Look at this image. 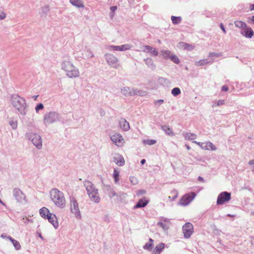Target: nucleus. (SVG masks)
I'll return each instance as SVG.
<instances>
[{"label": "nucleus", "instance_id": "obj_1", "mask_svg": "<svg viewBox=\"0 0 254 254\" xmlns=\"http://www.w3.org/2000/svg\"><path fill=\"white\" fill-rule=\"evenodd\" d=\"M62 70L64 71L65 75L70 78H77L79 76L80 72L78 68L68 59H64L61 63Z\"/></svg>", "mask_w": 254, "mask_h": 254}, {"label": "nucleus", "instance_id": "obj_2", "mask_svg": "<svg viewBox=\"0 0 254 254\" xmlns=\"http://www.w3.org/2000/svg\"><path fill=\"white\" fill-rule=\"evenodd\" d=\"M49 195L54 204L59 208H64L65 206V199L64 193L56 188L52 189Z\"/></svg>", "mask_w": 254, "mask_h": 254}, {"label": "nucleus", "instance_id": "obj_3", "mask_svg": "<svg viewBox=\"0 0 254 254\" xmlns=\"http://www.w3.org/2000/svg\"><path fill=\"white\" fill-rule=\"evenodd\" d=\"M10 101L12 106L16 109L19 113L24 116L26 114L25 109L26 103L25 99L18 94H12L10 96Z\"/></svg>", "mask_w": 254, "mask_h": 254}, {"label": "nucleus", "instance_id": "obj_4", "mask_svg": "<svg viewBox=\"0 0 254 254\" xmlns=\"http://www.w3.org/2000/svg\"><path fill=\"white\" fill-rule=\"evenodd\" d=\"M83 185L87 191L90 200L95 203H99L101 198L99 194L98 190L96 188L95 185L89 181H84Z\"/></svg>", "mask_w": 254, "mask_h": 254}, {"label": "nucleus", "instance_id": "obj_5", "mask_svg": "<svg viewBox=\"0 0 254 254\" xmlns=\"http://www.w3.org/2000/svg\"><path fill=\"white\" fill-rule=\"evenodd\" d=\"M27 139L30 140L33 144L38 149H41L42 147V139L41 136L37 133L28 131L25 134Z\"/></svg>", "mask_w": 254, "mask_h": 254}, {"label": "nucleus", "instance_id": "obj_6", "mask_svg": "<svg viewBox=\"0 0 254 254\" xmlns=\"http://www.w3.org/2000/svg\"><path fill=\"white\" fill-rule=\"evenodd\" d=\"M59 120V114L54 111L46 113L43 116V122L46 126L53 124Z\"/></svg>", "mask_w": 254, "mask_h": 254}, {"label": "nucleus", "instance_id": "obj_7", "mask_svg": "<svg viewBox=\"0 0 254 254\" xmlns=\"http://www.w3.org/2000/svg\"><path fill=\"white\" fill-rule=\"evenodd\" d=\"M105 58L107 63L112 67L118 69L120 67V64L119 63L118 59L111 54H106Z\"/></svg>", "mask_w": 254, "mask_h": 254}, {"label": "nucleus", "instance_id": "obj_8", "mask_svg": "<svg viewBox=\"0 0 254 254\" xmlns=\"http://www.w3.org/2000/svg\"><path fill=\"white\" fill-rule=\"evenodd\" d=\"M70 211L76 219H80L81 218V214L78 203L73 197L70 198Z\"/></svg>", "mask_w": 254, "mask_h": 254}, {"label": "nucleus", "instance_id": "obj_9", "mask_svg": "<svg viewBox=\"0 0 254 254\" xmlns=\"http://www.w3.org/2000/svg\"><path fill=\"white\" fill-rule=\"evenodd\" d=\"M110 139L113 143L119 147H123L125 144V140L119 133H115L110 135Z\"/></svg>", "mask_w": 254, "mask_h": 254}, {"label": "nucleus", "instance_id": "obj_10", "mask_svg": "<svg viewBox=\"0 0 254 254\" xmlns=\"http://www.w3.org/2000/svg\"><path fill=\"white\" fill-rule=\"evenodd\" d=\"M121 92L125 96H133L135 95H141L142 91L136 88H130L129 87H124L121 89Z\"/></svg>", "mask_w": 254, "mask_h": 254}, {"label": "nucleus", "instance_id": "obj_11", "mask_svg": "<svg viewBox=\"0 0 254 254\" xmlns=\"http://www.w3.org/2000/svg\"><path fill=\"white\" fill-rule=\"evenodd\" d=\"M182 231L184 237L186 239H189L193 233V226L191 223L187 222L183 226Z\"/></svg>", "mask_w": 254, "mask_h": 254}, {"label": "nucleus", "instance_id": "obj_12", "mask_svg": "<svg viewBox=\"0 0 254 254\" xmlns=\"http://www.w3.org/2000/svg\"><path fill=\"white\" fill-rule=\"evenodd\" d=\"M196 196V193L194 192H191L184 195L180 199L179 204L182 206H186L188 205Z\"/></svg>", "mask_w": 254, "mask_h": 254}, {"label": "nucleus", "instance_id": "obj_13", "mask_svg": "<svg viewBox=\"0 0 254 254\" xmlns=\"http://www.w3.org/2000/svg\"><path fill=\"white\" fill-rule=\"evenodd\" d=\"M109 188L108 189V195L110 198H113L114 197H116V200L117 201H120L123 198H124L126 197L127 194L122 192H119L118 193L116 192L115 190L114 189L111 188L110 186L108 187Z\"/></svg>", "mask_w": 254, "mask_h": 254}, {"label": "nucleus", "instance_id": "obj_14", "mask_svg": "<svg viewBox=\"0 0 254 254\" xmlns=\"http://www.w3.org/2000/svg\"><path fill=\"white\" fill-rule=\"evenodd\" d=\"M231 199V193L227 191L221 192L217 197V204L222 205Z\"/></svg>", "mask_w": 254, "mask_h": 254}, {"label": "nucleus", "instance_id": "obj_15", "mask_svg": "<svg viewBox=\"0 0 254 254\" xmlns=\"http://www.w3.org/2000/svg\"><path fill=\"white\" fill-rule=\"evenodd\" d=\"M13 195L18 202L23 203L26 202V196L24 193L18 188L13 190Z\"/></svg>", "mask_w": 254, "mask_h": 254}, {"label": "nucleus", "instance_id": "obj_16", "mask_svg": "<svg viewBox=\"0 0 254 254\" xmlns=\"http://www.w3.org/2000/svg\"><path fill=\"white\" fill-rule=\"evenodd\" d=\"M193 142L197 144L202 149L211 151H215L217 149L216 147L211 142L203 143L193 141Z\"/></svg>", "mask_w": 254, "mask_h": 254}, {"label": "nucleus", "instance_id": "obj_17", "mask_svg": "<svg viewBox=\"0 0 254 254\" xmlns=\"http://www.w3.org/2000/svg\"><path fill=\"white\" fill-rule=\"evenodd\" d=\"M141 49L142 52L149 54L152 56L157 57L158 55V50L150 46L144 45L142 47Z\"/></svg>", "mask_w": 254, "mask_h": 254}, {"label": "nucleus", "instance_id": "obj_18", "mask_svg": "<svg viewBox=\"0 0 254 254\" xmlns=\"http://www.w3.org/2000/svg\"><path fill=\"white\" fill-rule=\"evenodd\" d=\"M157 225L162 228L164 231H167L171 225V222L169 219L162 217L160 219Z\"/></svg>", "mask_w": 254, "mask_h": 254}, {"label": "nucleus", "instance_id": "obj_19", "mask_svg": "<svg viewBox=\"0 0 254 254\" xmlns=\"http://www.w3.org/2000/svg\"><path fill=\"white\" fill-rule=\"evenodd\" d=\"M240 33L247 38H251L254 34V31L251 27L247 26L244 29L241 30Z\"/></svg>", "mask_w": 254, "mask_h": 254}, {"label": "nucleus", "instance_id": "obj_20", "mask_svg": "<svg viewBox=\"0 0 254 254\" xmlns=\"http://www.w3.org/2000/svg\"><path fill=\"white\" fill-rule=\"evenodd\" d=\"M113 161L119 166H123L125 164L123 156L119 153L115 154L113 157Z\"/></svg>", "mask_w": 254, "mask_h": 254}, {"label": "nucleus", "instance_id": "obj_21", "mask_svg": "<svg viewBox=\"0 0 254 254\" xmlns=\"http://www.w3.org/2000/svg\"><path fill=\"white\" fill-rule=\"evenodd\" d=\"M46 219L48 220L49 222L53 225L55 229H57L58 228L59 223L55 214L51 213L48 215Z\"/></svg>", "mask_w": 254, "mask_h": 254}, {"label": "nucleus", "instance_id": "obj_22", "mask_svg": "<svg viewBox=\"0 0 254 254\" xmlns=\"http://www.w3.org/2000/svg\"><path fill=\"white\" fill-rule=\"evenodd\" d=\"M120 128L124 131H127L130 128L128 122L124 118H121L119 121Z\"/></svg>", "mask_w": 254, "mask_h": 254}, {"label": "nucleus", "instance_id": "obj_23", "mask_svg": "<svg viewBox=\"0 0 254 254\" xmlns=\"http://www.w3.org/2000/svg\"><path fill=\"white\" fill-rule=\"evenodd\" d=\"M149 201L145 198H142L139 199L137 203L134 206L133 208L136 209L138 208H142L145 207L148 204Z\"/></svg>", "mask_w": 254, "mask_h": 254}, {"label": "nucleus", "instance_id": "obj_24", "mask_svg": "<svg viewBox=\"0 0 254 254\" xmlns=\"http://www.w3.org/2000/svg\"><path fill=\"white\" fill-rule=\"evenodd\" d=\"M144 62L145 64L151 69L154 70L155 68V64H154L153 60L150 58H147L144 59Z\"/></svg>", "mask_w": 254, "mask_h": 254}, {"label": "nucleus", "instance_id": "obj_25", "mask_svg": "<svg viewBox=\"0 0 254 254\" xmlns=\"http://www.w3.org/2000/svg\"><path fill=\"white\" fill-rule=\"evenodd\" d=\"M39 213L41 216L45 219H46L48 215L51 213L50 212L49 210L45 207L41 208L39 210Z\"/></svg>", "mask_w": 254, "mask_h": 254}, {"label": "nucleus", "instance_id": "obj_26", "mask_svg": "<svg viewBox=\"0 0 254 254\" xmlns=\"http://www.w3.org/2000/svg\"><path fill=\"white\" fill-rule=\"evenodd\" d=\"M120 170L118 168H115L114 170V172L113 174V177L114 179V182L116 184H119L120 180Z\"/></svg>", "mask_w": 254, "mask_h": 254}, {"label": "nucleus", "instance_id": "obj_27", "mask_svg": "<svg viewBox=\"0 0 254 254\" xmlns=\"http://www.w3.org/2000/svg\"><path fill=\"white\" fill-rule=\"evenodd\" d=\"M70 3L78 7V8H83L84 5L81 0H69Z\"/></svg>", "mask_w": 254, "mask_h": 254}, {"label": "nucleus", "instance_id": "obj_28", "mask_svg": "<svg viewBox=\"0 0 254 254\" xmlns=\"http://www.w3.org/2000/svg\"><path fill=\"white\" fill-rule=\"evenodd\" d=\"M234 24L236 27L241 29V30L244 29L247 26V24L245 22L241 20L235 21Z\"/></svg>", "mask_w": 254, "mask_h": 254}, {"label": "nucleus", "instance_id": "obj_29", "mask_svg": "<svg viewBox=\"0 0 254 254\" xmlns=\"http://www.w3.org/2000/svg\"><path fill=\"white\" fill-rule=\"evenodd\" d=\"M183 135L186 139L194 140L196 138V135L191 132H186L183 133Z\"/></svg>", "mask_w": 254, "mask_h": 254}, {"label": "nucleus", "instance_id": "obj_30", "mask_svg": "<svg viewBox=\"0 0 254 254\" xmlns=\"http://www.w3.org/2000/svg\"><path fill=\"white\" fill-rule=\"evenodd\" d=\"M161 128L166 133V134L170 136L174 135L173 131H172V129L169 127V126L165 125L162 126Z\"/></svg>", "mask_w": 254, "mask_h": 254}, {"label": "nucleus", "instance_id": "obj_31", "mask_svg": "<svg viewBox=\"0 0 254 254\" xmlns=\"http://www.w3.org/2000/svg\"><path fill=\"white\" fill-rule=\"evenodd\" d=\"M9 241L12 243L13 246L16 250H19L21 249V245L18 241L15 240L12 238H9Z\"/></svg>", "mask_w": 254, "mask_h": 254}, {"label": "nucleus", "instance_id": "obj_32", "mask_svg": "<svg viewBox=\"0 0 254 254\" xmlns=\"http://www.w3.org/2000/svg\"><path fill=\"white\" fill-rule=\"evenodd\" d=\"M165 245L164 243H161L157 245L155 249L154 252L155 254H159L162 250L164 248Z\"/></svg>", "mask_w": 254, "mask_h": 254}, {"label": "nucleus", "instance_id": "obj_33", "mask_svg": "<svg viewBox=\"0 0 254 254\" xmlns=\"http://www.w3.org/2000/svg\"><path fill=\"white\" fill-rule=\"evenodd\" d=\"M161 54L165 59H170L171 55L172 54L169 50H163L161 51Z\"/></svg>", "mask_w": 254, "mask_h": 254}, {"label": "nucleus", "instance_id": "obj_34", "mask_svg": "<svg viewBox=\"0 0 254 254\" xmlns=\"http://www.w3.org/2000/svg\"><path fill=\"white\" fill-rule=\"evenodd\" d=\"M225 101L224 100H218L213 101L212 104V108H215L217 106H220L224 105Z\"/></svg>", "mask_w": 254, "mask_h": 254}, {"label": "nucleus", "instance_id": "obj_35", "mask_svg": "<svg viewBox=\"0 0 254 254\" xmlns=\"http://www.w3.org/2000/svg\"><path fill=\"white\" fill-rule=\"evenodd\" d=\"M153 245V240L150 238L149 240V242L145 244V245L143 246V249L146 250L150 251L152 249V247Z\"/></svg>", "mask_w": 254, "mask_h": 254}, {"label": "nucleus", "instance_id": "obj_36", "mask_svg": "<svg viewBox=\"0 0 254 254\" xmlns=\"http://www.w3.org/2000/svg\"><path fill=\"white\" fill-rule=\"evenodd\" d=\"M9 125L13 129H16L17 127V121L13 118H10L9 121Z\"/></svg>", "mask_w": 254, "mask_h": 254}, {"label": "nucleus", "instance_id": "obj_37", "mask_svg": "<svg viewBox=\"0 0 254 254\" xmlns=\"http://www.w3.org/2000/svg\"><path fill=\"white\" fill-rule=\"evenodd\" d=\"M171 19L172 23L174 24H178L180 23L182 21V17L180 16L177 17L175 16H172Z\"/></svg>", "mask_w": 254, "mask_h": 254}, {"label": "nucleus", "instance_id": "obj_38", "mask_svg": "<svg viewBox=\"0 0 254 254\" xmlns=\"http://www.w3.org/2000/svg\"><path fill=\"white\" fill-rule=\"evenodd\" d=\"M131 46L129 44H124L119 46V51H125L126 50H130Z\"/></svg>", "mask_w": 254, "mask_h": 254}, {"label": "nucleus", "instance_id": "obj_39", "mask_svg": "<svg viewBox=\"0 0 254 254\" xmlns=\"http://www.w3.org/2000/svg\"><path fill=\"white\" fill-rule=\"evenodd\" d=\"M179 47H183L185 49H187V50H191L192 49V47L190 45H189L187 43H184V42H181L179 43Z\"/></svg>", "mask_w": 254, "mask_h": 254}, {"label": "nucleus", "instance_id": "obj_40", "mask_svg": "<svg viewBox=\"0 0 254 254\" xmlns=\"http://www.w3.org/2000/svg\"><path fill=\"white\" fill-rule=\"evenodd\" d=\"M49 11V7L47 6H45L41 7V8L40 9V14L41 15V16H43L46 15Z\"/></svg>", "mask_w": 254, "mask_h": 254}, {"label": "nucleus", "instance_id": "obj_41", "mask_svg": "<svg viewBox=\"0 0 254 254\" xmlns=\"http://www.w3.org/2000/svg\"><path fill=\"white\" fill-rule=\"evenodd\" d=\"M143 143L144 144L153 145L156 143V140L155 139H144L143 140Z\"/></svg>", "mask_w": 254, "mask_h": 254}, {"label": "nucleus", "instance_id": "obj_42", "mask_svg": "<svg viewBox=\"0 0 254 254\" xmlns=\"http://www.w3.org/2000/svg\"><path fill=\"white\" fill-rule=\"evenodd\" d=\"M209 63V62L206 59H203L199 60L198 62L195 63V65H203L204 64H206Z\"/></svg>", "mask_w": 254, "mask_h": 254}, {"label": "nucleus", "instance_id": "obj_43", "mask_svg": "<svg viewBox=\"0 0 254 254\" xmlns=\"http://www.w3.org/2000/svg\"><path fill=\"white\" fill-rule=\"evenodd\" d=\"M171 93L174 96H177L181 93V90L179 88L175 87L172 90Z\"/></svg>", "mask_w": 254, "mask_h": 254}, {"label": "nucleus", "instance_id": "obj_44", "mask_svg": "<svg viewBox=\"0 0 254 254\" xmlns=\"http://www.w3.org/2000/svg\"><path fill=\"white\" fill-rule=\"evenodd\" d=\"M44 107L42 103H38L35 107V110L36 113H38L40 111L42 110Z\"/></svg>", "mask_w": 254, "mask_h": 254}, {"label": "nucleus", "instance_id": "obj_45", "mask_svg": "<svg viewBox=\"0 0 254 254\" xmlns=\"http://www.w3.org/2000/svg\"><path fill=\"white\" fill-rule=\"evenodd\" d=\"M170 59L172 61H173L174 63H175V64H179L180 63V60H179V58L175 55L172 54L170 57Z\"/></svg>", "mask_w": 254, "mask_h": 254}, {"label": "nucleus", "instance_id": "obj_46", "mask_svg": "<svg viewBox=\"0 0 254 254\" xmlns=\"http://www.w3.org/2000/svg\"><path fill=\"white\" fill-rule=\"evenodd\" d=\"M107 48L109 51H119V46L110 45Z\"/></svg>", "mask_w": 254, "mask_h": 254}, {"label": "nucleus", "instance_id": "obj_47", "mask_svg": "<svg viewBox=\"0 0 254 254\" xmlns=\"http://www.w3.org/2000/svg\"><path fill=\"white\" fill-rule=\"evenodd\" d=\"M129 179L130 183L132 185H136L138 184V180L136 177L130 176Z\"/></svg>", "mask_w": 254, "mask_h": 254}, {"label": "nucleus", "instance_id": "obj_48", "mask_svg": "<svg viewBox=\"0 0 254 254\" xmlns=\"http://www.w3.org/2000/svg\"><path fill=\"white\" fill-rule=\"evenodd\" d=\"M221 56H222L221 53L212 52V53H210L209 54V57H221Z\"/></svg>", "mask_w": 254, "mask_h": 254}, {"label": "nucleus", "instance_id": "obj_49", "mask_svg": "<svg viewBox=\"0 0 254 254\" xmlns=\"http://www.w3.org/2000/svg\"><path fill=\"white\" fill-rule=\"evenodd\" d=\"M248 164L249 165L252 166V171L254 173V159L250 160Z\"/></svg>", "mask_w": 254, "mask_h": 254}, {"label": "nucleus", "instance_id": "obj_50", "mask_svg": "<svg viewBox=\"0 0 254 254\" xmlns=\"http://www.w3.org/2000/svg\"><path fill=\"white\" fill-rule=\"evenodd\" d=\"M117 9V6H113L110 7V10L112 13L111 14V16L113 17L114 16V12Z\"/></svg>", "mask_w": 254, "mask_h": 254}, {"label": "nucleus", "instance_id": "obj_51", "mask_svg": "<svg viewBox=\"0 0 254 254\" xmlns=\"http://www.w3.org/2000/svg\"><path fill=\"white\" fill-rule=\"evenodd\" d=\"M6 17V14L3 11L0 12V20H2Z\"/></svg>", "mask_w": 254, "mask_h": 254}, {"label": "nucleus", "instance_id": "obj_52", "mask_svg": "<svg viewBox=\"0 0 254 254\" xmlns=\"http://www.w3.org/2000/svg\"><path fill=\"white\" fill-rule=\"evenodd\" d=\"M0 237L2 239H8L9 240V238H12L11 237H10V236H7L6 234H2L0 236Z\"/></svg>", "mask_w": 254, "mask_h": 254}, {"label": "nucleus", "instance_id": "obj_53", "mask_svg": "<svg viewBox=\"0 0 254 254\" xmlns=\"http://www.w3.org/2000/svg\"><path fill=\"white\" fill-rule=\"evenodd\" d=\"M164 103V100L162 99H159L155 101V104L156 105H160Z\"/></svg>", "mask_w": 254, "mask_h": 254}, {"label": "nucleus", "instance_id": "obj_54", "mask_svg": "<svg viewBox=\"0 0 254 254\" xmlns=\"http://www.w3.org/2000/svg\"><path fill=\"white\" fill-rule=\"evenodd\" d=\"M87 52H88L87 57H91V58L94 57L93 54L92 53V52L89 49L87 50Z\"/></svg>", "mask_w": 254, "mask_h": 254}, {"label": "nucleus", "instance_id": "obj_55", "mask_svg": "<svg viewBox=\"0 0 254 254\" xmlns=\"http://www.w3.org/2000/svg\"><path fill=\"white\" fill-rule=\"evenodd\" d=\"M221 90L223 91H227L228 90V87L226 85L222 86Z\"/></svg>", "mask_w": 254, "mask_h": 254}, {"label": "nucleus", "instance_id": "obj_56", "mask_svg": "<svg viewBox=\"0 0 254 254\" xmlns=\"http://www.w3.org/2000/svg\"><path fill=\"white\" fill-rule=\"evenodd\" d=\"M249 23H252L254 24V15L252 16L251 17L249 18V20L248 21Z\"/></svg>", "mask_w": 254, "mask_h": 254}, {"label": "nucleus", "instance_id": "obj_57", "mask_svg": "<svg viewBox=\"0 0 254 254\" xmlns=\"http://www.w3.org/2000/svg\"><path fill=\"white\" fill-rule=\"evenodd\" d=\"M159 81L160 83L163 84V82H165L166 81V79L161 77L159 79Z\"/></svg>", "mask_w": 254, "mask_h": 254}, {"label": "nucleus", "instance_id": "obj_58", "mask_svg": "<svg viewBox=\"0 0 254 254\" xmlns=\"http://www.w3.org/2000/svg\"><path fill=\"white\" fill-rule=\"evenodd\" d=\"M220 28L224 33H226V31L225 29V27H224V25H223V24H222V23L220 24Z\"/></svg>", "mask_w": 254, "mask_h": 254}, {"label": "nucleus", "instance_id": "obj_59", "mask_svg": "<svg viewBox=\"0 0 254 254\" xmlns=\"http://www.w3.org/2000/svg\"><path fill=\"white\" fill-rule=\"evenodd\" d=\"M250 8V9L251 10H254V4H251Z\"/></svg>", "mask_w": 254, "mask_h": 254}, {"label": "nucleus", "instance_id": "obj_60", "mask_svg": "<svg viewBox=\"0 0 254 254\" xmlns=\"http://www.w3.org/2000/svg\"><path fill=\"white\" fill-rule=\"evenodd\" d=\"M146 161L145 159H142L141 160L140 163L141 165H143L145 163Z\"/></svg>", "mask_w": 254, "mask_h": 254}, {"label": "nucleus", "instance_id": "obj_61", "mask_svg": "<svg viewBox=\"0 0 254 254\" xmlns=\"http://www.w3.org/2000/svg\"><path fill=\"white\" fill-rule=\"evenodd\" d=\"M198 180L200 181H202V182H203L204 181V180L203 179V178H202L201 177H198Z\"/></svg>", "mask_w": 254, "mask_h": 254}, {"label": "nucleus", "instance_id": "obj_62", "mask_svg": "<svg viewBox=\"0 0 254 254\" xmlns=\"http://www.w3.org/2000/svg\"><path fill=\"white\" fill-rule=\"evenodd\" d=\"M38 97V95H34L32 97V98L36 100Z\"/></svg>", "mask_w": 254, "mask_h": 254}, {"label": "nucleus", "instance_id": "obj_63", "mask_svg": "<svg viewBox=\"0 0 254 254\" xmlns=\"http://www.w3.org/2000/svg\"><path fill=\"white\" fill-rule=\"evenodd\" d=\"M185 146H186V148H187V149L188 150H190V146H189L188 145H187V144H186Z\"/></svg>", "mask_w": 254, "mask_h": 254}, {"label": "nucleus", "instance_id": "obj_64", "mask_svg": "<svg viewBox=\"0 0 254 254\" xmlns=\"http://www.w3.org/2000/svg\"><path fill=\"white\" fill-rule=\"evenodd\" d=\"M39 237L41 239H42V240H43V239H44V238H43V237H42V235H41V233H39Z\"/></svg>", "mask_w": 254, "mask_h": 254}]
</instances>
